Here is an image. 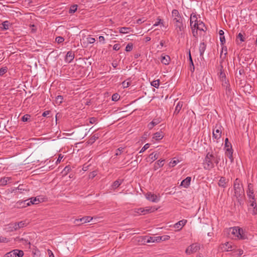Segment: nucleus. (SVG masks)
Returning a JSON list of instances; mask_svg holds the SVG:
<instances>
[{
	"mask_svg": "<svg viewBox=\"0 0 257 257\" xmlns=\"http://www.w3.org/2000/svg\"><path fill=\"white\" fill-rule=\"evenodd\" d=\"M234 196L240 202L244 196V189L239 179L236 178L233 183Z\"/></svg>",
	"mask_w": 257,
	"mask_h": 257,
	"instance_id": "f257e3e1",
	"label": "nucleus"
},
{
	"mask_svg": "<svg viewBox=\"0 0 257 257\" xmlns=\"http://www.w3.org/2000/svg\"><path fill=\"white\" fill-rule=\"evenodd\" d=\"M243 230L239 227H230L228 229V234L232 239H242Z\"/></svg>",
	"mask_w": 257,
	"mask_h": 257,
	"instance_id": "f03ea898",
	"label": "nucleus"
},
{
	"mask_svg": "<svg viewBox=\"0 0 257 257\" xmlns=\"http://www.w3.org/2000/svg\"><path fill=\"white\" fill-rule=\"evenodd\" d=\"M175 30L179 35H182L186 29V23L184 19L173 22Z\"/></svg>",
	"mask_w": 257,
	"mask_h": 257,
	"instance_id": "7ed1b4c3",
	"label": "nucleus"
},
{
	"mask_svg": "<svg viewBox=\"0 0 257 257\" xmlns=\"http://www.w3.org/2000/svg\"><path fill=\"white\" fill-rule=\"evenodd\" d=\"M203 168L205 170H210L214 168L213 154L208 153L205 157L203 163Z\"/></svg>",
	"mask_w": 257,
	"mask_h": 257,
	"instance_id": "20e7f679",
	"label": "nucleus"
},
{
	"mask_svg": "<svg viewBox=\"0 0 257 257\" xmlns=\"http://www.w3.org/2000/svg\"><path fill=\"white\" fill-rule=\"evenodd\" d=\"M154 208L152 207H146L145 208H136L134 210V212L139 215H145L148 213L154 212L156 210Z\"/></svg>",
	"mask_w": 257,
	"mask_h": 257,
	"instance_id": "39448f33",
	"label": "nucleus"
},
{
	"mask_svg": "<svg viewBox=\"0 0 257 257\" xmlns=\"http://www.w3.org/2000/svg\"><path fill=\"white\" fill-rule=\"evenodd\" d=\"M200 244L199 243L196 242L192 243L186 249L185 252L187 254H191L197 252L200 249Z\"/></svg>",
	"mask_w": 257,
	"mask_h": 257,
	"instance_id": "423d86ee",
	"label": "nucleus"
},
{
	"mask_svg": "<svg viewBox=\"0 0 257 257\" xmlns=\"http://www.w3.org/2000/svg\"><path fill=\"white\" fill-rule=\"evenodd\" d=\"M24 255L23 250L19 249H14L7 253L5 255V257H22Z\"/></svg>",
	"mask_w": 257,
	"mask_h": 257,
	"instance_id": "0eeeda50",
	"label": "nucleus"
},
{
	"mask_svg": "<svg viewBox=\"0 0 257 257\" xmlns=\"http://www.w3.org/2000/svg\"><path fill=\"white\" fill-rule=\"evenodd\" d=\"M222 126L220 125H216L213 131V138L218 142V140L220 139L222 134Z\"/></svg>",
	"mask_w": 257,
	"mask_h": 257,
	"instance_id": "6e6552de",
	"label": "nucleus"
},
{
	"mask_svg": "<svg viewBox=\"0 0 257 257\" xmlns=\"http://www.w3.org/2000/svg\"><path fill=\"white\" fill-rule=\"evenodd\" d=\"M221 248L223 251H233L236 249V246L232 244V242H227L221 245Z\"/></svg>",
	"mask_w": 257,
	"mask_h": 257,
	"instance_id": "1a4fd4ad",
	"label": "nucleus"
},
{
	"mask_svg": "<svg viewBox=\"0 0 257 257\" xmlns=\"http://www.w3.org/2000/svg\"><path fill=\"white\" fill-rule=\"evenodd\" d=\"M92 219V217L90 216H85L80 219H76L74 221V223L79 225L80 224L89 222Z\"/></svg>",
	"mask_w": 257,
	"mask_h": 257,
	"instance_id": "9d476101",
	"label": "nucleus"
},
{
	"mask_svg": "<svg viewBox=\"0 0 257 257\" xmlns=\"http://www.w3.org/2000/svg\"><path fill=\"white\" fill-rule=\"evenodd\" d=\"M247 196L249 199H255L253 191V184L249 183L248 184L247 190L246 191Z\"/></svg>",
	"mask_w": 257,
	"mask_h": 257,
	"instance_id": "9b49d317",
	"label": "nucleus"
},
{
	"mask_svg": "<svg viewBox=\"0 0 257 257\" xmlns=\"http://www.w3.org/2000/svg\"><path fill=\"white\" fill-rule=\"evenodd\" d=\"M146 198L149 201L153 202H158L159 201V197L156 194L151 192H148L146 194Z\"/></svg>",
	"mask_w": 257,
	"mask_h": 257,
	"instance_id": "f8f14e48",
	"label": "nucleus"
},
{
	"mask_svg": "<svg viewBox=\"0 0 257 257\" xmlns=\"http://www.w3.org/2000/svg\"><path fill=\"white\" fill-rule=\"evenodd\" d=\"M172 22L173 23L175 21H178L183 18L181 16L179 11L177 10L174 9L172 12Z\"/></svg>",
	"mask_w": 257,
	"mask_h": 257,
	"instance_id": "ddd939ff",
	"label": "nucleus"
},
{
	"mask_svg": "<svg viewBox=\"0 0 257 257\" xmlns=\"http://www.w3.org/2000/svg\"><path fill=\"white\" fill-rule=\"evenodd\" d=\"M220 80L222 82V86L226 89V93L227 94L230 93L231 89L230 88V84L228 80L226 79V78Z\"/></svg>",
	"mask_w": 257,
	"mask_h": 257,
	"instance_id": "4468645a",
	"label": "nucleus"
},
{
	"mask_svg": "<svg viewBox=\"0 0 257 257\" xmlns=\"http://www.w3.org/2000/svg\"><path fill=\"white\" fill-rule=\"evenodd\" d=\"M199 21L197 20V17L195 15L191 14L190 16V26L192 29L196 27V25L198 24Z\"/></svg>",
	"mask_w": 257,
	"mask_h": 257,
	"instance_id": "2eb2a0df",
	"label": "nucleus"
},
{
	"mask_svg": "<svg viewBox=\"0 0 257 257\" xmlns=\"http://www.w3.org/2000/svg\"><path fill=\"white\" fill-rule=\"evenodd\" d=\"M30 202H31V201H29V199H26L22 201H19L17 203V206L18 207H26L30 206Z\"/></svg>",
	"mask_w": 257,
	"mask_h": 257,
	"instance_id": "dca6fc26",
	"label": "nucleus"
},
{
	"mask_svg": "<svg viewBox=\"0 0 257 257\" xmlns=\"http://www.w3.org/2000/svg\"><path fill=\"white\" fill-rule=\"evenodd\" d=\"M187 222V221L186 219L181 220L174 224V227L177 229L178 230H180L186 224Z\"/></svg>",
	"mask_w": 257,
	"mask_h": 257,
	"instance_id": "f3484780",
	"label": "nucleus"
},
{
	"mask_svg": "<svg viewBox=\"0 0 257 257\" xmlns=\"http://www.w3.org/2000/svg\"><path fill=\"white\" fill-rule=\"evenodd\" d=\"M74 53L72 51H70L67 53L65 60L67 63H70L74 59Z\"/></svg>",
	"mask_w": 257,
	"mask_h": 257,
	"instance_id": "a211bd4d",
	"label": "nucleus"
},
{
	"mask_svg": "<svg viewBox=\"0 0 257 257\" xmlns=\"http://www.w3.org/2000/svg\"><path fill=\"white\" fill-rule=\"evenodd\" d=\"M228 182V179H226L225 177H221L218 181V184L219 187L226 188Z\"/></svg>",
	"mask_w": 257,
	"mask_h": 257,
	"instance_id": "6ab92c4d",
	"label": "nucleus"
},
{
	"mask_svg": "<svg viewBox=\"0 0 257 257\" xmlns=\"http://www.w3.org/2000/svg\"><path fill=\"white\" fill-rule=\"evenodd\" d=\"M249 206L252 207L253 208L252 211V214L253 215H255L257 213V208H256V204L255 202V199H249Z\"/></svg>",
	"mask_w": 257,
	"mask_h": 257,
	"instance_id": "aec40b11",
	"label": "nucleus"
},
{
	"mask_svg": "<svg viewBox=\"0 0 257 257\" xmlns=\"http://www.w3.org/2000/svg\"><path fill=\"white\" fill-rule=\"evenodd\" d=\"M225 156L229 159L231 162H232L233 161V150L232 148H229L228 149H226L225 150Z\"/></svg>",
	"mask_w": 257,
	"mask_h": 257,
	"instance_id": "412c9836",
	"label": "nucleus"
},
{
	"mask_svg": "<svg viewBox=\"0 0 257 257\" xmlns=\"http://www.w3.org/2000/svg\"><path fill=\"white\" fill-rule=\"evenodd\" d=\"M145 242L147 243L150 242H159V236H149L145 238Z\"/></svg>",
	"mask_w": 257,
	"mask_h": 257,
	"instance_id": "4be33fe9",
	"label": "nucleus"
},
{
	"mask_svg": "<svg viewBox=\"0 0 257 257\" xmlns=\"http://www.w3.org/2000/svg\"><path fill=\"white\" fill-rule=\"evenodd\" d=\"M193 28L196 29L197 31L199 30L203 32H204L206 29V27L205 26L204 24L202 22H201L200 21H199L198 24L196 25V27H194Z\"/></svg>",
	"mask_w": 257,
	"mask_h": 257,
	"instance_id": "5701e85b",
	"label": "nucleus"
},
{
	"mask_svg": "<svg viewBox=\"0 0 257 257\" xmlns=\"http://www.w3.org/2000/svg\"><path fill=\"white\" fill-rule=\"evenodd\" d=\"M191 180V178L190 177H187L181 182V185L187 188L189 186Z\"/></svg>",
	"mask_w": 257,
	"mask_h": 257,
	"instance_id": "b1692460",
	"label": "nucleus"
},
{
	"mask_svg": "<svg viewBox=\"0 0 257 257\" xmlns=\"http://www.w3.org/2000/svg\"><path fill=\"white\" fill-rule=\"evenodd\" d=\"M161 61L165 65H168L170 62V57L168 55H163L161 56Z\"/></svg>",
	"mask_w": 257,
	"mask_h": 257,
	"instance_id": "393cba45",
	"label": "nucleus"
},
{
	"mask_svg": "<svg viewBox=\"0 0 257 257\" xmlns=\"http://www.w3.org/2000/svg\"><path fill=\"white\" fill-rule=\"evenodd\" d=\"M165 162V160H159L157 162H156L154 164V170H157L159 168L163 167L164 166V163Z\"/></svg>",
	"mask_w": 257,
	"mask_h": 257,
	"instance_id": "a878e982",
	"label": "nucleus"
},
{
	"mask_svg": "<svg viewBox=\"0 0 257 257\" xmlns=\"http://www.w3.org/2000/svg\"><path fill=\"white\" fill-rule=\"evenodd\" d=\"M206 45L204 42H202L200 44L199 51L200 56L203 57L204 51L206 50Z\"/></svg>",
	"mask_w": 257,
	"mask_h": 257,
	"instance_id": "bb28decb",
	"label": "nucleus"
},
{
	"mask_svg": "<svg viewBox=\"0 0 257 257\" xmlns=\"http://www.w3.org/2000/svg\"><path fill=\"white\" fill-rule=\"evenodd\" d=\"M182 106H183V102H181V101H179L176 107H175V110H174V114H178L179 112L180 111L182 107Z\"/></svg>",
	"mask_w": 257,
	"mask_h": 257,
	"instance_id": "cd10ccee",
	"label": "nucleus"
},
{
	"mask_svg": "<svg viewBox=\"0 0 257 257\" xmlns=\"http://www.w3.org/2000/svg\"><path fill=\"white\" fill-rule=\"evenodd\" d=\"M27 223L26 221H20L17 223H16L14 226L15 229H18L19 228H20L21 227H23L25 226H26Z\"/></svg>",
	"mask_w": 257,
	"mask_h": 257,
	"instance_id": "c85d7f7f",
	"label": "nucleus"
},
{
	"mask_svg": "<svg viewBox=\"0 0 257 257\" xmlns=\"http://www.w3.org/2000/svg\"><path fill=\"white\" fill-rule=\"evenodd\" d=\"M30 205L31 204H37L41 202V198L37 197H32L29 199Z\"/></svg>",
	"mask_w": 257,
	"mask_h": 257,
	"instance_id": "c756f323",
	"label": "nucleus"
},
{
	"mask_svg": "<svg viewBox=\"0 0 257 257\" xmlns=\"http://www.w3.org/2000/svg\"><path fill=\"white\" fill-rule=\"evenodd\" d=\"M158 158V156L157 154H154V153H151L148 158L147 162L151 161V162H153L155 160H157Z\"/></svg>",
	"mask_w": 257,
	"mask_h": 257,
	"instance_id": "7c9ffc66",
	"label": "nucleus"
},
{
	"mask_svg": "<svg viewBox=\"0 0 257 257\" xmlns=\"http://www.w3.org/2000/svg\"><path fill=\"white\" fill-rule=\"evenodd\" d=\"M219 34L220 35V41L221 44L223 45L225 42V37L224 36V31L222 30H220L219 31Z\"/></svg>",
	"mask_w": 257,
	"mask_h": 257,
	"instance_id": "2f4dec72",
	"label": "nucleus"
},
{
	"mask_svg": "<svg viewBox=\"0 0 257 257\" xmlns=\"http://www.w3.org/2000/svg\"><path fill=\"white\" fill-rule=\"evenodd\" d=\"M163 138V135L162 132H157L154 134L153 137V139H155L156 141L160 140Z\"/></svg>",
	"mask_w": 257,
	"mask_h": 257,
	"instance_id": "473e14b6",
	"label": "nucleus"
},
{
	"mask_svg": "<svg viewBox=\"0 0 257 257\" xmlns=\"http://www.w3.org/2000/svg\"><path fill=\"white\" fill-rule=\"evenodd\" d=\"M100 136V135L98 133L93 135L89 140V143H94L97 139L99 138Z\"/></svg>",
	"mask_w": 257,
	"mask_h": 257,
	"instance_id": "72a5a7b5",
	"label": "nucleus"
},
{
	"mask_svg": "<svg viewBox=\"0 0 257 257\" xmlns=\"http://www.w3.org/2000/svg\"><path fill=\"white\" fill-rule=\"evenodd\" d=\"M131 28L129 27H121L119 28V32L122 34H127L131 31Z\"/></svg>",
	"mask_w": 257,
	"mask_h": 257,
	"instance_id": "f704fd0d",
	"label": "nucleus"
},
{
	"mask_svg": "<svg viewBox=\"0 0 257 257\" xmlns=\"http://www.w3.org/2000/svg\"><path fill=\"white\" fill-rule=\"evenodd\" d=\"M122 180H117L115 181L112 185V188L113 189H116L117 187H118L122 183Z\"/></svg>",
	"mask_w": 257,
	"mask_h": 257,
	"instance_id": "c9c22d12",
	"label": "nucleus"
},
{
	"mask_svg": "<svg viewBox=\"0 0 257 257\" xmlns=\"http://www.w3.org/2000/svg\"><path fill=\"white\" fill-rule=\"evenodd\" d=\"M151 84L152 86L158 88L160 85V80H155L151 82Z\"/></svg>",
	"mask_w": 257,
	"mask_h": 257,
	"instance_id": "e433bc0d",
	"label": "nucleus"
},
{
	"mask_svg": "<svg viewBox=\"0 0 257 257\" xmlns=\"http://www.w3.org/2000/svg\"><path fill=\"white\" fill-rule=\"evenodd\" d=\"M179 162V161L177 160H173L170 162L169 166L170 167H174Z\"/></svg>",
	"mask_w": 257,
	"mask_h": 257,
	"instance_id": "4c0bfd02",
	"label": "nucleus"
},
{
	"mask_svg": "<svg viewBox=\"0 0 257 257\" xmlns=\"http://www.w3.org/2000/svg\"><path fill=\"white\" fill-rule=\"evenodd\" d=\"M170 238L169 235H163V236H159V242L161 241H166L168 240Z\"/></svg>",
	"mask_w": 257,
	"mask_h": 257,
	"instance_id": "58836bf2",
	"label": "nucleus"
},
{
	"mask_svg": "<svg viewBox=\"0 0 257 257\" xmlns=\"http://www.w3.org/2000/svg\"><path fill=\"white\" fill-rule=\"evenodd\" d=\"M10 23L8 21H6L2 23L3 28L4 30H8L9 28Z\"/></svg>",
	"mask_w": 257,
	"mask_h": 257,
	"instance_id": "ea45409f",
	"label": "nucleus"
},
{
	"mask_svg": "<svg viewBox=\"0 0 257 257\" xmlns=\"http://www.w3.org/2000/svg\"><path fill=\"white\" fill-rule=\"evenodd\" d=\"M133 44L132 43H128L126 47H125V50L126 51V52H130L132 50H133Z\"/></svg>",
	"mask_w": 257,
	"mask_h": 257,
	"instance_id": "a19ab883",
	"label": "nucleus"
},
{
	"mask_svg": "<svg viewBox=\"0 0 257 257\" xmlns=\"http://www.w3.org/2000/svg\"><path fill=\"white\" fill-rule=\"evenodd\" d=\"M63 97L61 95H58L56 97V102L57 103H61L62 102V101H63Z\"/></svg>",
	"mask_w": 257,
	"mask_h": 257,
	"instance_id": "79ce46f5",
	"label": "nucleus"
},
{
	"mask_svg": "<svg viewBox=\"0 0 257 257\" xmlns=\"http://www.w3.org/2000/svg\"><path fill=\"white\" fill-rule=\"evenodd\" d=\"M9 181V178H4L3 179H1L0 181V183L2 185H5L7 184L8 181Z\"/></svg>",
	"mask_w": 257,
	"mask_h": 257,
	"instance_id": "37998d69",
	"label": "nucleus"
},
{
	"mask_svg": "<svg viewBox=\"0 0 257 257\" xmlns=\"http://www.w3.org/2000/svg\"><path fill=\"white\" fill-rule=\"evenodd\" d=\"M120 96L117 93H114L112 96V100L116 101L119 100Z\"/></svg>",
	"mask_w": 257,
	"mask_h": 257,
	"instance_id": "c03bdc74",
	"label": "nucleus"
},
{
	"mask_svg": "<svg viewBox=\"0 0 257 257\" xmlns=\"http://www.w3.org/2000/svg\"><path fill=\"white\" fill-rule=\"evenodd\" d=\"M77 5H73L71 7L69 10V13L73 14L77 10Z\"/></svg>",
	"mask_w": 257,
	"mask_h": 257,
	"instance_id": "a18cd8bd",
	"label": "nucleus"
},
{
	"mask_svg": "<svg viewBox=\"0 0 257 257\" xmlns=\"http://www.w3.org/2000/svg\"><path fill=\"white\" fill-rule=\"evenodd\" d=\"M8 68L6 67L0 69V76H3L7 72Z\"/></svg>",
	"mask_w": 257,
	"mask_h": 257,
	"instance_id": "49530a36",
	"label": "nucleus"
},
{
	"mask_svg": "<svg viewBox=\"0 0 257 257\" xmlns=\"http://www.w3.org/2000/svg\"><path fill=\"white\" fill-rule=\"evenodd\" d=\"M150 147L149 144H145L144 147L142 148L141 151H140L139 153H142L145 152L147 149H148Z\"/></svg>",
	"mask_w": 257,
	"mask_h": 257,
	"instance_id": "de8ad7c7",
	"label": "nucleus"
},
{
	"mask_svg": "<svg viewBox=\"0 0 257 257\" xmlns=\"http://www.w3.org/2000/svg\"><path fill=\"white\" fill-rule=\"evenodd\" d=\"M18 192L22 193L23 191L26 190L23 185H20L17 188Z\"/></svg>",
	"mask_w": 257,
	"mask_h": 257,
	"instance_id": "09e8293b",
	"label": "nucleus"
},
{
	"mask_svg": "<svg viewBox=\"0 0 257 257\" xmlns=\"http://www.w3.org/2000/svg\"><path fill=\"white\" fill-rule=\"evenodd\" d=\"M56 42L60 44L62 43L64 41V39L62 37H57L55 39Z\"/></svg>",
	"mask_w": 257,
	"mask_h": 257,
	"instance_id": "8fccbe9b",
	"label": "nucleus"
},
{
	"mask_svg": "<svg viewBox=\"0 0 257 257\" xmlns=\"http://www.w3.org/2000/svg\"><path fill=\"white\" fill-rule=\"evenodd\" d=\"M30 118V115L29 114H25L22 117V120L24 122L28 121Z\"/></svg>",
	"mask_w": 257,
	"mask_h": 257,
	"instance_id": "3c124183",
	"label": "nucleus"
},
{
	"mask_svg": "<svg viewBox=\"0 0 257 257\" xmlns=\"http://www.w3.org/2000/svg\"><path fill=\"white\" fill-rule=\"evenodd\" d=\"M123 149H124V148H119L117 149L115 151V155L116 156L120 155L121 154V153L122 152Z\"/></svg>",
	"mask_w": 257,
	"mask_h": 257,
	"instance_id": "603ef678",
	"label": "nucleus"
},
{
	"mask_svg": "<svg viewBox=\"0 0 257 257\" xmlns=\"http://www.w3.org/2000/svg\"><path fill=\"white\" fill-rule=\"evenodd\" d=\"M97 119L96 117H90L89 118V123L91 124L96 123H97Z\"/></svg>",
	"mask_w": 257,
	"mask_h": 257,
	"instance_id": "864d4df0",
	"label": "nucleus"
},
{
	"mask_svg": "<svg viewBox=\"0 0 257 257\" xmlns=\"http://www.w3.org/2000/svg\"><path fill=\"white\" fill-rule=\"evenodd\" d=\"M237 39H239L241 43L244 41V38L240 33L237 35Z\"/></svg>",
	"mask_w": 257,
	"mask_h": 257,
	"instance_id": "5fc2aeb1",
	"label": "nucleus"
},
{
	"mask_svg": "<svg viewBox=\"0 0 257 257\" xmlns=\"http://www.w3.org/2000/svg\"><path fill=\"white\" fill-rule=\"evenodd\" d=\"M213 164L215 163V164H217L220 161V158L217 157V156H215L214 155H213Z\"/></svg>",
	"mask_w": 257,
	"mask_h": 257,
	"instance_id": "6e6d98bb",
	"label": "nucleus"
},
{
	"mask_svg": "<svg viewBox=\"0 0 257 257\" xmlns=\"http://www.w3.org/2000/svg\"><path fill=\"white\" fill-rule=\"evenodd\" d=\"M219 77L220 80H221L222 79H224V78H226V75H225V73L221 70H220V72L219 73Z\"/></svg>",
	"mask_w": 257,
	"mask_h": 257,
	"instance_id": "4d7b16f0",
	"label": "nucleus"
},
{
	"mask_svg": "<svg viewBox=\"0 0 257 257\" xmlns=\"http://www.w3.org/2000/svg\"><path fill=\"white\" fill-rule=\"evenodd\" d=\"M234 252H236V254H235L234 255H237L238 256H240L241 255V254H242L243 253V250H241V249H236V250H233Z\"/></svg>",
	"mask_w": 257,
	"mask_h": 257,
	"instance_id": "13d9d810",
	"label": "nucleus"
},
{
	"mask_svg": "<svg viewBox=\"0 0 257 257\" xmlns=\"http://www.w3.org/2000/svg\"><path fill=\"white\" fill-rule=\"evenodd\" d=\"M162 20L160 19V18H158L157 19V22H156L153 26V28L154 27H156V26H157L158 25H159L160 24H163L162 22Z\"/></svg>",
	"mask_w": 257,
	"mask_h": 257,
	"instance_id": "bf43d9fd",
	"label": "nucleus"
},
{
	"mask_svg": "<svg viewBox=\"0 0 257 257\" xmlns=\"http://www.w3.org/2000/svg\"><path fill=\"white\" fill-rule=\"evenodd\" d=\"M122 85L124 88H127L131 85V82H126V81H124L122 83Z\"/></svg>",
	"mask_w": 257,
	"mask_h": 257,
	"instance_id": "052dcab7",
	"label": "nucleus"
},
{
	"mask_svg": "<svg viewBox=\"0 0 257 257\" xmlns=\"http://www.w3.org/2000/svg\"><path fill=\"white\" fill-rule=\"evenodd\" d=\"M95 39L93 38L89 37L87 38V42L90 44H93L95 42Z\"/></svg>",
	"mask_w": 257,
	"mask_h": 257,
	"instance_id": "680f3d73",
	"label": "nucleus"
},
{
	"mask_svg": "<svg viewBox=\"0 0 257 257\" xmlns=\"http://www.w3.org/2000/svg\"><path fill=\"white\" fill-rule=\"evenodd\" d=\"M120 49V45L119 44H114L113 46V49L115 51H118Z\"/></svg>",
	"mask_w": 257,
	"mask_h": 257,
	"instance_id": "e2e57ef3",
	"label": "nucleus"
},
{
	"mask_svg": "<svg viewBox=\"0 0 257 257\" xmlns=\"http://www.w3.org/2000/svg\"><path fill=\"white\" fill-rule=\"evenodd\" d=\"M97 173L96 171H93L90 173L89 177V178L93 179L96 175Z\"/></svg>",
	"mask_w": 257,
	"mask_h": 257,
	"instance_id": "0e129e2a",
	"label": "nucleus"
},
{
	"mask_svg": "<svg viewBox=\"0 0 257 257\" xmlns=\"http://www.w3.org/2000/svg\"><path fill=\"white\" fill-rule=\"evenodd\" d=\"M192 34H193V36L196 37L198 35L197 30H196V29H194V28L192 29Z\"/></svg>",
	"mask_w": 257,
	"mask_h": 257,
	"instance_id": "69168bd1",
	"label": "nucleus"
},
{
	"mask_svg": "<svg viewBox=\"0 0 257 257\" xmlns=\"http://www.w3.org/2000/svg\"><path fill=\"white\" fill-rule=\"evenodd\" d=\"M99 41L100 42H102V43H104L105 39L104 37L102 36H100L99 37Z\"/></svg>",
	"mask_w": 257,
	"mask_h": 257,
	"instance_id": "338daca9",
	"label": "nucleus"
},
{
	"mask_svg": "<svg viewBox=\"0 0 257 257\" xmlns=\"http://www.w3.org/2000/svg\"><path fill=\"white\" fill-rule=\"evenodd\" d=\"M48 253L49 257H55L53 252L50 249L48 250Z\"/></svg>",
	"mask_w": 257,
	"mask_h": 257,
	"instance_id": "774afa93",
	"label": "nucleus"
}]
</instances>
